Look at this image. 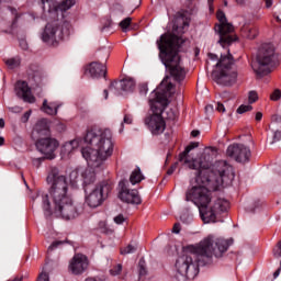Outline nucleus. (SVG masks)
Here are the masks:
<instances>
[{"label": "nucleus", "instance_id": "f257e3e1", "mask_svg": "<svg viewBox=\"0 0 281 281\" xmlns=\"http://www.w3.org/2000/svg\"><path fill=\"white\" fill-rule=\"evenodd\" d=\"M194 148H199V143L189 144L179 155V161H184L191 170H196V184L187 191L186 201H191L199 207L203 223H216L218 216L229 210V201L214 195L213 191L226 188L234 181V168L225 160L212 164L217 155L214 147H206L199 159L190 160V151Z\"/></svg>", "mask_w": 281, "mask_h": 281}, {"label": "nucleus", "instance_id": "f03ea898", "mask_svg": "<svg viewBox=\"0 0 281 281\" xmlns=\"http://www.w3.org/2000/svg\"><path fill=\"white\" fill-rule=\"evenodd\" d=\"M232 245H234V239L232 238L225 239L209 235L199 244L188 246L176 260L173 281L194 280L199 276L200 265H210L213 256L223 258Z\"/></svg>", "mask_w": 281, "mask_h": 281}, {"label": "nucleus", "instance_id": "7ed1b4c3", "mask_svg": "<svg viewBox=\"0 0 281 281\" xmlns=\"http://www.w3.org/2000/svg\"><path fill=\"white\" fill-rule=\"evenodd\" d=\"M46 183L49 186L48 194L42 195V207L44 216H55L71 221L78 216V206L74 198L69 195V179L60 173L58 167H49L46 177Z\"/></svg>", "mask_w": 281, "mask_h": 281}, {"label": "nucleus", "instance_id": "20e7f679", "mask_svg": "<svg viewBox=\"0 0 281 281\" xmlns=\"http://www.w3.org/2000/svg\"><path fill=\"white\" fill-rule=\"evenodd\" d=\"M83 142L87 146L81 148V155L88 166L98 168L113 156L115 143L113 142V133L109 128L88 131Z\"/></svg>", "mask_w": 281, "mask_h": 281}, {"label": "nucleus", "instance_id": "39448f33", "mask_svg": "<svg viewBox=\"0 0 281 281\" xmlns=\"http://www.w3.org/2000/svg\"><path fill=\"white\" fill-rule=\"evenodd\" d=\"M56 0H41L42 8L45 11V3L48 5V12L50 16L56 19L52 23L46 24L44 32L42 33V41L46 45H58V41L67 38L70 34L71 24L65 20V12L71 10L76 5V0H64L59 4H55Z\"/></svg>", "mask_w": 281, "mask_h": 281}, {"label": "nucleus", "instance_id": "423d86ee", "mask_svg": "<svg viewBox=\"0 0 281 281\" xmlns=\"http://www.w3.org/2000/svg\"><path fill=\"white\" fill-rule=\"evenodd\" d=\"M173 87L171 82L168 83V80L164 79L150 94L149 106L153 114H147L144 123L151 135H161L166 131V121L161 114L170 104L168 97L172 93Z\"/></svg>", "mask_w": 281, "mask_h": 281}, {"label": "nucleus", "instance_id": "0eeeda50", "mask_svg": "<svg viewBox=\"0 0 281 281\" xmlns=\"http://www.w3.org/2000/svg\"><path fill=\"white\" fill-rule=\"evenodd\" d=\"M156 43L160 52V60L166 69H169L170 76L176 82H183L186 69L181 66V57H179L180 43H183V40L175 34H162Z\"/></svg>", "mask_w": 281, "mask_h": 281}, {"label": "nucleus", "instance_id": "6e6552de", "mask_svg": "<svg viewBox=\"0 0 281 281\" xmlns=\"http://www.w3.org/2000/svg\"><path fill=\"white\" fill-rule=\"evenodd\" d=\"M210 60H217L215 64V70L212 72V78L216 85H222V87H232L236 85L238 80V70L234 67V57L232 54L222 55L218 59V56L215 54H209Z\"/></svg>", "mask_w": 281, "mask_h": 281}, {"label": "nucleus", "instance_id": "1a4fd4ad", "mask_svg": "<svg viewBox=\"0 0 281 281\" xmlns=\"http://www.w3.org/2000/svg\"><path fill=\"white\" fill-rule=\"evenodd\" d=\"M252 70L259 77L268 76L278 67V55L276 48L271 44H265L259 49L257 59L251 63Z\"/></svg>", "mask_w": 281, "mask_h": 281}, {"label": "nucleus", "instance_id": "9d476101", "mask_svg": "<svg viewBox=\"0 0 281 281\" xmlns=\"http://www.w3.org/2000/svg\"><path fill=\"white\" fill-rule=\"evenodd\" d=\"M111 190H113V182L105 180L97 184L87 195L86 203L88 207L95 210V207H100L104 201H106L109 194H111Z\"/></svg>", "mask_w": 281, "mask_h": 281}, {"label": "nucleus", "instance_id": "9b49d317", "mask_svg": "<svg viewBox=\"0 0 281 281\" xmlns=\"http://www.w3.org/2000/svg\"><path fill=\"white\" fill-rule=\"evenodd\" d=\"M216 16L220 22L215 25V32H217L220 36L218 43L222 47H227V45H232V43L236 41V36L232 34V32H234V25L227 22L225 12L221 10L217 11Z\"/></svg>", "mask_w": 281, "mask_h": 281}, {"label": "nucleus", "instance_id": "f8f14e48", "mask_svg": "<svg viewBox=\"0 0 281 281\" xmlns=\"http://www.w3.org/2000/svg\"><path fill=\"white\" fill-rule=\"evenodd\" d=\"M226 155L238 164H247L251 159V149L243 144H233L227 147Z\"/></svg>", "mask_w": 281, "mask_h": 281}, {"label": "nucleus", "instance_id": "ddd939ff", "mask_svg": "<svg viewBox=\"0 0 281 281\" xmlns=\"http://www.w3.org/2000/svg\"><path fill=\"white\" fill-rule=\"evenodd\" d=\"M119 199L123 201V203H131L132 205L142 204V198L139 196V191L133 189H128V181L121 180L119 182Z\"/></svg>", "mask_w": 281, "mask_h": 281}, {"label": "nucleus", "instance_id": "4468645a", "mask_svg": "<svg viewBox=\"0 0 281 281\" xmlns=\"http://www.w3.org/2000/svg\"><path fill=\"white\" fill-rule=\"evenodd\" d=\"M35 146L42 155H45L46 159H55L56 149L58 148V140L52 137H44L36 140Z\"/></svg>", "mask_w": 281, "mask_h": 281}, {"label": "nucleus", "instance_id": "2eb2a0df", "mask_svg": "<svg viewBox=\"0 0 281 281\" xmlns=\"http://www.w3.org/2000/svg\"><path fill=\"white\" fill-rule=\"evenodd\" d=\"M68 269L74 276H82L89 269V258L83 254H75Z\"/></svg>", "mask_w": 281, "mask_h": 281}, {"label": "nucleus", "instance_id": "dca6fc26", "mask_svg": "<svg viewBox=\"0 0 281 281\" xmlns=\"http://www.w3.org/2000/svg\"><path fill=\"white\" fill-rule=\"evenodd\" d=\"M14 91L16 97L23 100V102H27L29 104H34V102H36V97L32 94V88H30V85L26 81H16Z\"/></svg>", "mask_w": 281, "mask_h": 281}, {"label": "nucleus", "instance_id": "f3484780", "mask_svg": "<svg viewBox=\"0 0 281 281\" xmlns=\"http://www.w3.org/2000/svg\"><path fill=\"white\" fill-rule=\"evenodd\" d=\"M119 87L121 91H126L127 93H132V91H135V79L125 78V79H122L120 82L114 81L110 85L109 89L111 93H113L114 95H121V92L117 91Z\"/></svg>", "mask_w": 281, "mask_h": 281}, {"label": "nucleus", "instance_id": "a211bd4d", "mask_svg": "<svg viewBox=\"0 0 281 281\" xmlns=\"http://www.w3.org/2000/svg\"><path fill=\"white\" fill-rule=\"evenodd\" d=\"M50 133L49 121L47 119H41L33 127V135H37L38 137H49Z\"/></svg>", "mask_w": 281, "mask_h": 281}, {"label": "nucleus", "instance_id": "6ab92c4d", "mask_svg": "<svg viewBox=\"0 0 281 281\" xmlns=\"http://www.w3.org/2000/svg\"><path fill=\"white\" fill-rule=\"evenodd\" d=\"M80 177H81L82 186L85 188V192H87V186H91V183H95V171L91 167H88V168L81 167Z\"/></svg>", "mask_w": 281, "mask_h": 281}, {"label": "nucleus", "instance_id": "aec40b11", "mask_svg": "<svg viewBox=\"0 0 281 281\" xmlns=\"http://www.w3.org/2000/svg\"><path fill=\"white\" fill-rule=\"evenodd\" d=\"M86 71H88L91 78H103L106 76V66L98 61L91 63Z\"/></svg>", "mask_w": 281, "mask_h": 281}, {"label": "nucleus", "instance_id": "412c9836", "mask_svg": "<svg viewBox=\"0 0 281 281\" xmlns=\"http://www.w3.org/2000/svg\"><path fill=\"white\" fill-rule=\"evenodd\" d=\"M63 106L60 101L48 102L46 99L43 101L41 111L46 113V115H58V109Z\"/></svg>", "mask_w": 281, "mask_h": 281}, {"label": "nucleus", "instance_id": "4be33fe9", "mask_svg": "<svg viewBox=\"0 0 281 281\" xmlns=\"http://www.w3.org/2000/svg\"><path fill=\"white\" fill-rule=\"evenodd\" d=\"M190 27V20L186 16H178L173 24V32L176 34H183Z\"/></svg>", "mask_w": 281, "mask_h": 281}, {"label": "nucleus", "instance_id": "5701e85b", "mask_svg": "<svg viewBox=\"0 0 281 281\" xmlns=\"http://www.w3.org/2000/svg\"><path fill=\"white\" fill-rule=\"evenodd\" d=\"M80 146V140L79 138L72 139L66 144H64L61 151H64L66 155H70V153H74L76 148Z\"/></svg>", "mask_w": 281, "mask_h": 281}, {"label": "nucleus", "instance_id": "b1692460", "mask_svg": "<svg viewBox=\"0 0 281 281\" xmlns=\"http://www.w3.org/2000/svg\"><path fill=\"white\" fill-rule=\"evenodd\" d=\"M144 181V175H142V169L139 167H136L130 177V182L132 186H137V183H142Z\"/></svg>", "mask_w": 281, "mask_h": 281}, {"label": "nucleus", "instance_id": "393cba45", "mask_svg": "<svg viewBox=\"0 0 281 281\" xmlns=\"http://www.w3.org/2000/svg\"><path fill=\"white\" fill-rule=\"evenodd\" d=\"M82 167H79L75 170H72L69 175V181L70 184H72L74 188H76L78 186V181H82V176H80V169Z\"/></svg>", "mask_w": 281, "mask_h": 281}, {"label": "nucleus", "instance_id": "a878e982", "mask_svg": "<svg viewBox=\"0 0 281 281\" xmlns=\"http://www.w3.org/2000/svg\"><path fill=\"white\" fill-rule=\"evenodd\" d=\"M258 34V26H247L246 29H244L245 38H249L250 41H252V38H256Z\"/></svg>", "mask_w": 281, "mask_h": 281}, {"label": "nucleus", "instance_id": "bb28decb", "mask_svg": "<svg viewBox=\"0 0 281 281\" xmlns=\"http://www.w3.org/2000/svg\"><path fill=\"white\" fill-rule=\"evenodd\" d=\"M4 64L7 65L8 69H16L21 66V58L20 57H11L4 59Z\"/></svg>", "mask_w": 281, "mask_h": 281}, {"label": "nucleus", "instance_id": "cd10ccee", "mask_svg": "<svg viewBox=\"0 0 281 281\" xmlns=\"http://www.w3.org/2000/svg\"><path fill=\"white\" fill-rule=\"evenodd\" d=\"M137 251L136 244H130L123 248H121V256H128V254H135Z\"/></svg>", "mask_w": 281, "mask_h": 281}, {"label": "nucleus", "instance_id": "c85d7f7f", "mask_svg": "<svg viewBox=\"0 0 281 281\" xmlns=\"http://www.w3.org/2000/svg\"><path fill=\"white\" fill-rule=\"evenodd\" d=\"M122 269H123L122 263H115L110 269V274H112V276H120V273H122Z\"/></svg>", "mask_w": 281, "mask_h": 281}, {"label": "nucleus", "instance_id": "c756f323", "mask_svg": "<svg viewBox=\"0 0 281 281\" xmlns=\"http://www.w3.org/2000/svg\"><path fill=\"white\" fill-rule=\"evenodd\" d=\"M132 21L133 20L131 18H125L123 21H121L120 23L121 30H123V32H126V30H128V27L131 26Z\"/></svg>", "mask_w": 281, "mask_h": 281}, {"label": "nucleus", "instance_id": "7c9ffc66", "mask_svg": "<svg viewBox=\"0 0 281 281\" xmlns=\"http://www.w3.org/2000/svg\"><path fill=\"white\" fill-rule=\"evenodd\" d=\"M113 221L116 225H123L126 223V216H124V214H119L113 218Z\"/></svg>", "mask_w": 281, "mask_h": 281}, {"label": "nucleus", "instance_id": "2f4dec72", "mask_svg": "<svg viewBox=\"0 0 281 281\" xmlns=\"http://www.w3.org/2000/svg\"><path fill=\"white\" fill-rule=\"evenodd\" d=\"M138 273H139V277H144L146 276L147 271H146V265L144 263L143 260L139 261L138 263Z\"/></svg>", "mask_w": 281, "mask_h": 281}, {"label": "nucleus", "instance_id": "473e14b6", "mask_svg": "<svg viewBox=\"0 0 281 281\" xmlns=\"http://www.w3.org/2000/svg\"><path fill=\"white\" fill-rule=\"evenodd\" d=\"M258 100V92L257 91H250L248 94V102L249 104H254Z\"/></svg>", "mask_w": 281, "mask_h": 281}, {"label": "nucleus", "instance_id": "72a5a7b5", "mask_svg": "<svg viewBox=\"0 0 281 281\" xmlns=\"http://www.w3.org/2000/svg\"><path fill=\"white\" fill-rule=\"evenodd\" d=\"M252 106L251 105H245L241 104L238 109H237V113L239 115H243V113H247V111H251Z\"/></svg>", "mask_w": 281, "mask_h": 281}, {"label": "nucleus", "instance_id": "f704fd0d", "mask_svg": "<svg viewBox=\"0 0 281 281\" xmlns=\"http://www.w3.org/2000/svg\"><path fill=\"white\" fill-rule=\"evenodd\" d=\"M281 98V91L280 89H277L272 92V94L270 95V100H272L273 102H278V100H280Z\"/></svg>", "mask_w": 281, "mask_h": 281}, {"label": "nucleus", "instance_id": "c9c22d12", "mask_svg": "<svg viewBox=\"0 0 281 281\" xmlns=\"http://www.w3.org/2000/svg\"><path fill=\"white\" fill-rule=\"evenodd\" d=\"M138 90L140 95H146V93H148V83H140Z\"/></svg>", "mask_w": 281, "mask_h": 281}, {"label": "nucleus", "instance_id": "e433bc0d", "mask_svg": "<svg viewBox=\"0 0 281 281\" xmlns=\"http://www.w3.org/2000/svg\"><path fill=\"white\" fill-rule=\"evenodd\" d=\"M167 120H177V111L170 109L166 112Z\"/></svg>", "mask_w": 281, "mask_h": 281}, {"label": "nucleus", "instance_id": "4c0bfd02", "mask_svg": "<svg viewBox=\"0 0 281 281\" xmlns=\"http://www.w3.org/2000/svg\"><path fill=\"white\" fill-rule=\"evenodd\" d=\"M274 258H281V240L278 243L277 248L273 249Z\"/></svg>", "mask_w": 281, "mask_h": 281}, {"label": "nucleus", "instance_id": "58836bf2", "mask_svg": "<svg viewBox=\"0 0 281 281\" xmlns=\"http://www.w3.org/2000/svg\"><path fill=\"white\" fill-rule=\"evenodd\" d=\"M280 139H281V132L276 131V132H273V137H272V140L270 142V144H276V142H280Z\"/></svg>", "mask_w": 281, "mask_h": 281}, {"label": "nucleus", "instance_id": "ea45409f", "mask_svg": "<svg viewBox=\"0 0 281 281\" xmlns=\"http://www.w3.org/2000/svg\"><path fill=\"white\" fill-rule=\"evenodd\" d=\"M124 124H133V115L131 114H125L123 119Z\"/></svg>", "mask_w": 281, "mask_h": 281}, {"label": "nucleus", "instance_id": "a19ab883", "mask_svg": "<svg viewBox=\"0 0 281 281\" xmlns=\"http://www.w3.org/2000/svg\"><path fill=\"white\" fill-rule=\"evenodd\" d=\"M9 111H11V113H22L23 108L15 105V106L9 108Z\"/></svg>", "mask_w": 281, "mask_h": 281}, {"label": "nucleus", "instance_id": "79ce46f5", "mask_svg": "<svg viewBox=\"0 0 281 281\" xmlns=\"http://www.w3.org/2000/svg\"><path fill=\"white\" fill-rule=\"evenodd\" d=\"M32 115V111H27L23 114V116L21 117V122H23L25 124V122H27L30 120V116Z\"/></svg>", "mask_w": 281, "mask_h": 281}, {"label": "nucleus", "instance_id": "37998d69", "mask_svg": "<svg viewBox=\"0 0 281 281\" xmlns=\"http://www.w3.org/2000/svg\"><path fill=\"white\" fill-rule=\"evenodd\" d=\"M59 245H63V241H53L48 247V251H54V249L58 248Z\"/></svg>", "mask_w": 281, "mask_h": 281}, {"label": "nucleus", "instance_id": "c03bdc74", "mask_svg": "<svg viewBox=\"0 0 281 281\" xmlns=\"http://www.w3.org/2000/svg\"><path fill=\"white\" fill-rule=\"evenodd\" d=\"M37 281H49V274H47V272H42Z\"/></svg>", "mask_w": 281, "mask_h": 281}, {"label": "nucleus", "instance_id": "a18cd8bd", "mask_svg": "<svg viewBox=\"0 0 281 281\" xmlns=\"http://www.w3.org/2000/svg\"><path fill=\"white\" fill-rule=\"evenodd\" d=\"M216 111H218L220 113H225V105H223V103L217 102L215 105Z\"/></svg>", "mask_w": 281, "mask_h": 281}, {"label": "nucleus", "instance_id": "49530a36", "mask_svg": "<svg viewBox=\"0 0 281 281\" xmlns=\"http://www.w3.org/2000/svg\"><path fill=\"white\" fill-rule=\"evenodd\" d=\"M205 113H206V115H211V113H214V105L207 104L205 106Z\"/></svg>", "mask_w": 281, "mask_h": 281}, {"label": "nucleus", "instance_id": "de8ad7c7", "mask_svg": "<svg viewBox=\"0 0 281 281\" xmlns=\"http://www.w3.org/2000/svg\"><path fill=\"white\" fill-rule=\"evenodd\" d=\"M177 166L178 164L175 162L168 170H167V175L170 177V175L175 173V170H177Z\"/></svg>", "mask_w": 281, "mask_h": 281}, {"label": "nucleus", "instance_id": "09e8293b", "mask_svg": "<svg viewBox=\"0 0 281 281\" xmlns=\"http://www.w3.org/2000/svg\"><path fill=\"white\" fill-rule=\"evenodd\" d=\"M173 234H179L181 232V224L176 223L172 228Z\"/></svg>", "mask_w": 281, "mask_h": 281}, {"label": "nucleus", "instance_id": "8fccbe9b", "mask_svg": "<svg viewBox=\"0 0 281 281\" xmlns=\"http://www.w3.org/2000/svg\"><path fill=\"white\" fill-rule=\"evenodd\" d=\"M271 121L281 124V115H278V114L272 115Z\"/></svg>", "mask_w": 281, "mask_h": 281}, {"label": "nucleus", "instance_id": "3c124183", "mask_svg": "<svg viewBox=\"0 0 281 281\" xmlns=\"http://www.w3.org/2000/svg\"><path fill=\"white\" fill-rule=\"evenodd\" d=\"M207 3H209V10H210V12H214V5H213L214 0H207Z\"/></svg>", "mask_w": 281, "mask_h": 281}, {"label": "nucleus", "instance_id": "603ef678", "mask_svg": "<svg viewBox=\"0 0 281 281\" xmlns=\"http://www.w3.org/2000/svg\"><path fill=\"white\" fill-rule=\"evenodd\" d=\"M8 10H9V12H11V14L14 16V19H16V16H18L16 9L9 7Z\"/></svg>", "mask_w": 281, "mask_h": 281}, {"label": "nucleus", "instance_id": "864d4df0", "mask_svg": "<svg viewBox=\"0 0 281 281\" xmlns=\"http://www.w3.org/2000/svg\"><path fill=\"white\" fill-rule=\"evenodd\" d=\"M20 47H22V49H27V42L21 41L20 42Z\"/></svg>", "mask_w": 281, "mask_h": 281}, {"label": "nucleus", "instance_id": "5fc2aeb1", "mask_svg": "<svg viewBox=\"0 0 281 281\" xmlns=\"http://www.w3.org/2000/svg\"><path fill=\"white\" fill-rule=\"evenodd\" d=\"M260 120H262V113L261 112H257L256 113V121L260 122Z\"/></svg>", "mask_w": 281, "mask_h": 281}, {"label": "nucleus", "instance_id": "6e6d98bb", "mask_svg": "<svg viewBox=\"0 0 281 281\" xmlns=\"http://www.w3.org/2000/svg\"><path fill=\"white\" fill-rule=\"evenodd\" d=\"M273 5V0H266V8H271Z\"/></svg>", "mask_w": 281, "mask_h": 281}, {"label": "nucleus", "instance_id": "4d7b16f0", "mask_svg": "<svg viewBox=\"0 0 281 281\" xmlns=\"http://www.w3.org/2000/svg\"><path fill=\"white\" fill-rule=\"evenodd\" d=\"M235 2L237 3V5H245L246 1L245 0H235Z\"/></svg>", "mask_w": 281, "mask_h": 281}, {"label": "nucleus", "instance_id": "13d9d810", "mask_svg": "<svg viewBox=\"0 0 281 281\" xmlns=\"http://www.w3.org/2000/svg\"><path fill=\"white\" fill-rule=\"evenodd\" d=\"M191 135H192V137H199V135H200V132L199 131H192L191 132Z\"/></svg>", "mask_w": 281, "mask_h": 281}, {"label": "nucleus", "instance_id": "bf43d9fd", "mask_svg": "<svg viewBox=\"0 0 281 281\" xmlns=\"http://www.w3.org/2000/svg\"><path fill=\"white\" fill-rule=\"evenodd\" d=\"M281 272V268H279L274 273H273V278L276 280V278H278L280 276Z\"/></svg>", "mask_w": 281, "mask_h": 281}, {"label": "nucleus", "instance_id": "052dcab7", "mask_svg": "<svg viewBox=\"0 0 281 281\" xmlns=\"http://www.w3.org/2000/svg\"><path fill=\"white\" fill-rule=\"evenodd\" d=\"M5 127V121L3 119H0V128Z\"/></svg>", "mask_w": 281, "mask_h": 281}, {"label": "nucleus", "instance_id": "680f3d73", "mask_svg": "<svg viewBox=\"0 0 281 281\" xmlns=\"http://www.w3.org/2000/svg\"><path fill=\"white\" fill-rule=\"evenodd\" d=\"M104 100H109V90L103 91Z\"/></svg>", "mask_w": 281, "mask_h": 281}, {"label": "nucleus", "instance_id": "e2e57ef3", "mask_svg": "<svg viewBox=\"0 0 281 281\" xmlns=\"http://www.w3.org/2000/svg\"><path fill=\"white\" fill-rule=\"evenodd\" d=\"M4 142H5V139L0 136V146H3Z\"/></svg>", "mask_w": 281, "mask_h": 281}, {"label": "nucleus", "instance_id": "0e129e2a", "mask_svg": "<svg viewBox=\"0 0 281 281\" xmlns=\"http://www.w3.org/2000/svg\"><path fill=\"white\" fill-rule=\"evenodd\" d=\"M13 281H23V278H15Z\"/></svg>", "mask_w": 281, "mask_h": 281}, {"label": "nucleus", "instance_id": "69168bd1", "mask_svg": "<svg viewBox=\"0 0 281 281\" xmlns=\"http://www.w3.org/2000/svg\"><path fill=\"white\" fill-rule=\"evenodd\" d=\"M124 132V127H122L121 130H120V133H123Z\"/></svg>", "mask_w": 281, "mask_h": 281}, {"label": "nucleus", "instance_id": "338daca9", "mask_svg": "<svg viewBox=\"0 0 281 281\" xmlns=\"http://www.w3.org/2000/svg\"><path fill=\"white\" fill-rule=\"evenodd\" d=\"M277 21H279V22L281 21L280 16H277Z\"/></svg>", "mask_w": 281, "mask_h": 281}, {"label": "nucleus", "instance_id": "774afa93", "mask_svg": "<svg viewBox=\"0 0 281 281\" xmlns=\"http://www.w3.org/2000/svg\"><path fill=\"white\" fill-rule=\"evenodd\" d=\"M224 5H227V2H224Z\"/></svg>", "mask_w": 281, "mask_h": 281}]
</instances>
